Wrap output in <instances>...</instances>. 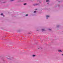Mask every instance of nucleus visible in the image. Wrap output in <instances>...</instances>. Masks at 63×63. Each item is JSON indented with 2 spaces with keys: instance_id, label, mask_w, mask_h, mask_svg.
I'll list each match as a JSON object with an SVG mask.
<instances>
[{
  "instance_id": "nucleus-1",
  "label": "nucleus",
  "mask_w": 63,
  "mask_h": 63,
  "mask_svg": "<svg viewBox=\"0 0 63 63\" xmlns=\"http://www.w3.org/2000/svg\"><path fill=\"white\" fill-rule=\"evenodd\" d=\"M46 16V17H49V16L47 15Z\"/></svg>"
},
{
  "instance_id": "nucleus-2",
  "label": "nucleus",
  "mask_w": 63,
  "mask_h": 63,
  "mask_svg": "<svg viewBox=\"0 0 63 63\" xmlns=\"http://www.w3.org/2000/svg\"><path fill=\"white\" fill-rule=\"evenodd\" d=\"M42 31H45V30L44 29H42Z\"/></svg>"
},
{
  "instance_id": "nucleus-3",
  "label": "nucleus",
  "mask_w": 63,
  "mask_h": 63,
  "mask_svg": "<svg viewBox=\"0 0 63 63\" xmlns=\"http://www.w3.org/2000/svg\"><path fill=\"white\" fill-rule=\"evenodd\" d=\"M1 16H3V14H1Z\"/></svg>"
},
{
  "instance_id": "nucleus-4",
  "label": "nucleus",
  "mask_w": 63,
  "mask_h": 63,
  "mask_svg": "<svg viewBox=\"0 0 63 63\" xmlns=\"http://www.w3.org/2000/svg\"><path fill=\"white\" fill-rule=\"evenodd\" d=\"M24 5H26V3H24Z\"/></svg>"
},
{
  "instance_id": "nucleus-5",
  "label": "nucleus",
  "mask_w": 63,
  "mask_h": 63,
  "mask_svg": "<svg viewBox=\"0 0 63 63\" xmlns=\"http://www.w3.org/2000/svg\"><path fill=\"white\" fill-rule=\"evenodd\" d=\"M46 2H48V1H49L47 0H46Z\"/></svg>"
},
{
  "instance_id": "nucleus-6",
  "label": "nucleus",
  "mask_w": 63,
  "mask_h": 63,
  "mask_svg": "<svg viewBox=\"0 0 63 63\" xmlns=\"http://www.w3.org/2000/svg\"><path fill=\"white\" fill-rule=\"evenodd\" d=\"M34 13H36V11H34Z\"/></svg>"
},
{
  "instance_id": "nucleus-7",
  "label": "nucleus",
  "mask_w": 63,
  "mask_h": 63,
  "mask_svg": "<svg viewBox=\"0 0 63 63\" xmlns=\"http://www.w3.org/2000/svg\"><path fill=\"white\" fill-rule=\"evenodd\" d=\"M32 56L33 57H34L35 56V55H33Z\"/></svg>"
},
{
  "instance_id": "nucleus-8",
  "label": "nucleus",
  "mask_w": 63,
  "mask_h": 63,
  "mask_svg": "<svg viewBox=\"0 0 63 63\" xmlns=\"http://www.w3.org/2000/svg\"><path fill=\"white\" fill-rule=\"evenodd\" d=\"M14 1V0H11V1Z\"/></svg>"
},
{
  "instance_id": "nucleus-9",
  "label": "nucleus",
  "mask_w": 63,
  "mask_h": 63,
  "mask_svg": "<svg viewBox=\"0 0 63 63\" xmlns=\"http://www.w3.org/2000/svg\"><path fill=\"white\" fill-rule=\"evenodd\" d=\"M26 16H28V15H27V14L26 15Z\"/></svg>"
},
{
  "instance_id": "nucleus-10",
  "label": "nucleus",
  "mask_w": 63,
  "mask_h": 63,
  "mask_svg": "<svg viewBox=\"0 0 63 63\" xmlns=\"http://www.w3.org/2000/svg\"><path fill=\"white\" fill-rule=\"evenodd\" d=\"M59 51H61V50H59Z\"/></svg>"
},
{
  "instance_id": "nucleus-11",
  "label": "nucleus",
  "mask_w": 63,
  "mask_h": 63,
  "mask_svg": "<svg viewBox=\"0 0 63 63\" xmlns=\"http://www.w3.org/2000/svg\"><path fill=\"white\" fill-rule=\"evenodd\" d=\"M49 30H51L49 29Z\"/></svg>"
},
{
  "instance_id": "nucleus-12",
  "label": "nucleus",
  "mask_w": 63,
  "mask_h": 63,
  "mask_svg": "<svg viewBox=\"0 0 63 63\" xmlns=\"http://www.w3.org/2000/svg\"><path fill=\"white\" fill-rule=\"evenodd\" d=\"M3 16H4L3 15Z\"/></svg>"
},
{
  "instance_id": "nucleus-13",
  "label": "nucleus",
  "mask_w": 63,
  "mask_h": 63,
  "mask_svg": "<svg viewBox=\"0 0 63 63\" xmlns=\"http://www.w3.org/2000/svg\"><path fill=\"white\" fill-rule=\"evenodd\" d=\"M46 18L47 19V17Z\"/></svg>"
},
{
  "instance_id": "nucleus-14",
  "label": "nucleus",
  "mask_w": 63,
  "mask_h": 63,
  "mask_svg": "<svg viewBox=\"0 0 63 63\" xmlns=\"http://www.w3.org/2000/svg\"><path fill=\"white\" fill-rule=\"evenodd\" d=\"M62 55H63V54H62Z\"/></svg>"
},
{
  "instance_id": "nucleus-15",
  "label": "nucleus",
  "mask_w": 63,
  "mask_h": 63,
  "mask_svg": "<svg viewBox=\"0 0 63 63\" xmlns=\"http://www.w3.org/2000/svg\"><path fill=\"white\" fill-rule=\"evenodd\" d=\"M36 10H37V9H36Z\"/></svg>"
}]
</instances>
